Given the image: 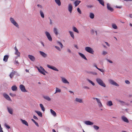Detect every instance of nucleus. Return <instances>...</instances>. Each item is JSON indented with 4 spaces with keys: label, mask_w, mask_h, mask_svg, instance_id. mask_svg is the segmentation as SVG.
I'll return each mask as SVG.
<instances>
[{
    "label": "nucleus",
    "mask_w": 132,
    "mask_h": 132,
    "mask_svg": "<svg viewBox=\"0 0 132 132\" xmlns=\"http://www.w3.org/2000/svg\"><path fill=\"white\" fill-rule=\"evenodd\" d=\"M96 81L98 84L100 86L104 87H106L105 84L101 79L99 78H97L96 79Z\"/></svg>",
    "instance_id": "obj_1"
},
{
    "label": "nucleus",
    "mask_w": 132,
    "mask_h": 132,
    "mask_svg": "<svg viewBox=\"0 0 132 132\" xmlns=\"http://www.w3.org/2000/svg\"><path fill=\"white\" fill-rule=\"evenodd\" d=\"M85 50L87 52L92 54H93L94 52L93 49L89 47H86L85 48Z\"/></svg>",
    "instance_id": "obj_2"
},
{
    "label": "nucleus",
    "mask_w": 132,
    "mask_h": 132,
    "mask_svg": "<svg viewBox=\"0 0 132 132\" xmlns=\"http://www.w3.org/2000/svg\"><path fill=\"white\" fill-rule=\"evenodd\" d=\"M39 71L41 73L44 75H45V73H47V72L43 68L42 66H40V68L37 67Z\"/></svg>",
    "instance_id": "obj_3"
},
{
    "label": "nucleus",
    "mask_w": 132,
    "mask_h": 132,
    "mask_svg": "<svg viewBox=\"0 0 132 132\" xmlns=\"http://www.w3.org/2000/svg\"><path fill=\"white\" fill-rule=\"evenodd\" d=\"M10 21L12 23L14 26L18 28H19V25L18 23L15 21L14 19L12 17L10 18Z\"/></svg>",
    "instance_id": "obj_4"
},
{
    "label": "nucleus",
    "mask_w": 132,
    "mask_h": 132,
    "mask_svg": "<svg viewBox=\"0 0 132 132\" xmlns=\"http://www.w3.org/2000/svg\"><path fill=\"white\" fill-rule=\"evenodd\" d=\"M45 34L48 39L50 41H52V38L50 33L47 31H46L45 32Z\"/></svg>",
    "instance_id": "obj_5"
},
{
    "label": "nucleus",
    "mask_w": 132,
    "mask_h": 132,
    "mask_svg": "<svg viewBox=\"0 0 132 132\" xmlns=\"http://www.w3.org/2000/svg\"><path fill=\"white\" fill-rule=\"evenodd\" d=\"M93 99L94 100H96L98 106L100 108H101L103 107L102 104L99 99L93 97Z\"/></svg>",
    "instance_id": "obj_6"
},
{
    "label": "nucleus",
    "mask_w": 132,
    "mask_h": 132,
    "mask_svg": "<svg viewBox=\"0 0 132 132\" xmlns=\"http://www.w3.org/2000/svg\"><path fill=\"white\" fill-rule=\"evenodd\" d=\"M109 81L111 85H114L117 87L119 86V84H118L116 82H115L114 80L112 79H109Z\"/></svg>",
    "instance_id": "obj_7"
},
{
    "label": "nucleus",
    "mask_w": 132,
    "mask_h": 132,
    "mask_svg": "<svg viewBox=\"0 0 132 132\" xmlns=\"http://www.w3.org/2000/svg\"><path fill=\"white\" fill-rule=\"evenodd\" d=\"M6 107L8 112L11 114H13V110L11 107L9 106H6Z\"/></svg>",
    "instance_id": "obj_8"
},
{
    "label": "nucleus",
    "mask_w": 132,
    "mask_h": 132,
    "mask_svg": "<svg viewBox=\"0 0 132 132\" xmlns=\"http://www.w3.org/2000/svg\"><path fill=\"white\" fill-rule=\"evenodd\" d=\"M19 88L21 90L24 92H26L27 91L26 90L25 86L21 84L19 86Z\"/></svg>",
    "instance_id": "obj_9"
},
{
    "label": "nucleus",
    "mask_w": 132,
    "mask_h": 132,
    "mask_svg": "<svg viewBox=\"0 0 132 132\" xmlns=\"http://www.w3.org/2000/svg\"><path fill=\"white\" fill-rule=\"evenodd\" d=\"M47 67L49 68L52 69L53 70L58 71L59 70L55 67L53 66H51L49 65H47Z\"/></svg>",
    "instance_id": "obj_10"
},
{
    "label": "nucleus",
    "mask_w": 132,
    "mask_h": 132,
    "mask_svg": "<svg viewBox=\"0 0 132 132\" xmlns=\"http://www.w3.org/2000/svg\"><path fill=\"white\" fill-rule=\"evenodd\" d=\"M3 96L7 100L9 101H11V99L7 94L5 93H4L3 94Z\"/></svg>",
    "instance_id": "obj_11"
},
{
    "label": "nucleus",
    "mask_w": 132,
    "mask_h": 132,
    "mask_svg": "<svg viewBox=\"0 0 132 132\" xmlns=\"http://www.w3.org/2000/svg\"><path fill=\"white\" fill-rule=\"evenodd\" d=\"M72 9L73 7L72 4L71 3L69 4L68 6V9L70 13H71L72 12Z\"/></svg>",
    "instance_id": "obj_12"
},
{
    "label": "nucleus",
    "mask_w": 132,
    "mask_h": 132,
    "mask_svg": "<svg viewBox=\"0 0 132 132\" xmlns=\"http://www.w3.org/2000/svg\"><path fill=\"white\" fill-rule=\"evenodd\" d=\"M39 52L40 55L43 57L46 58L47 57V55L44 52L40 51Z\"/></svg>",
    "instance_id": "obj_13"
},
{
    "label": "nucleus",
    "mask_w": 132,
    "mask_h": 132,
    "mask_svg": "<svg viewBox=\"0 0 132 132\" xmlns=\"http://www.w3.org/2000/svg\"><path fill=\"white\" fill-rule=\"evenodd\" d=\"M87 125H91L94 124V123L90 121H86L84 122Z\"/></svg>",
    "instance_id": "obj_14"
},
{
    "label": "nucleus",
    "mask_w": 132,
    "mask_h": 132,
    "mask_svg": "<svg viewBox=\"0 0 132 132\" xmlns=\"http://www.w3.org/2000/svg\"><path fill=\"white\" fill-rule=\"evenodd\" d=\"M28 57L32 61H34L35 60V58L34 56L32 55H28Z\"/></svg>",
    "instance_id": "obj_15"
},
{
    "label": "nucleus",
    "mask_w": 132,
    "mask_h": 132,
    "mask_svg": "<svg viewBox=\"0 0 132 132\" xmlns=\"http://www.w3.org/2000/svg\"><path fill=\"white\" fill-rule=\"evenodd\" d=\"M61 81H62L63 83L65 84H69V82L65 78L61 77Z\"/></svg>",
    "instance_id": "obj_16"
},
{
    "label": "nucleus",
    "mask_w": 132,
    "mask_h": 132,
    "mask_svg": "<svg viewBox=\"0 0 132 132\" xmlns=\"http://www.w3.org/2000/svg\"><path fill=\"white\" fill-rule=\"evenodd\" d=\"M121 118L122 120L125 122L127 123H129V121L128 119L126 117L123 116Z\"/></svg>",
    "instance_id": "obj_17"
},
{
    "label": "nucleus",
    "mask_w": 132,
    "mask_h": 132,
    "mask_svg": "<svg viewBox=\"0 0 132 132\" xmlns=\"http://www.w3.org/2000/svg\"><path fill=\"white\" fill-rule=\"evenodd\" d=\"M107 9L108 10L110 11L111 12L113 11L114 10L111 7L109 3L107 4Z\"/></svg>",
    "instance_id": "obj_18"
},
{
    "label": "nucleus",
    "mask_w": 132,
    "mask_h": 132,
    "mask_svg": "<svg viewBox=\"0 0 132 132\" xmlns=\"http://www.w3.org/2000/svg\"><path fill=\"white\" fill-rule=\"evenodd\" d=\"M14 49L15 50V54L18 56H20V53L18 51V49H17L16 46H15L14 47Z\"/></svg>",
    "instance_id": "obj_19"
},
{
    "label": "nucleus",
    "mask_w": 132,
    "mask_h": 132,
    "mask_svg": "<svg viewBox=\"0 0 132 132\" xmlns=\"http://www.w3.org/2000/svg\"><path fill=\"white\" fill-rule=\"evenodd\" d=\"M16 73V71H12L10 73L9 76L11 79H12L14 75Z\"/></svg>",
    "instance_id": "obj_20"
},
{
    "label": "nucleus",
    "mask_w": 132,
    "mask_h": 132,
    "mask_svg": "<svg viewBox=\"0 0 132 132\" xmlns=\"http://www.w3.org/2000/svg\"><path fill=\"white\" fill-rule=\"evenodd\" d=\"M53 32L56 35H57L59 34V32L57 29L56 28H53Z\"/></svg>",
    "instance_id": "obj_21"
},
{
    "label": "nucleus",
    "mask_w": 132,
    "mask_h": 132,
    "mask_svg": "<svg viewBox=\"0 0 132 132\" xmlns=\"http://www.w3.org/2000/svg\"><path fill=\"white\" fill-rule=\"evenodd\" d=\"M78 54L81 57H82V58L86 60H87V59L86 58L85 55L84 54L80 52L78 53Z\"/></svg>",
    "instance_id": "obj_22"
},
{
    "label": "nucleus",
    "mask_w": 132,
    "mask_h": 132,
    "mask_svg": "<svg viewBox=\"0 0 132 132\" xmlns=\"http://www.w3.org/2000/svg\"><path fill=\"white\" fill-rule=\"evenodd\" d=\"M81 2V1L79 0H76L75 1L74 3L75 7H76L78 6L79 3Z\"/></svg>",
    "instance_id": "obj_23"
},
{
    "label": "nucleus",
    "mask_w": 132,
    "mask_h": 132,
    "mask_svg": "<svg viewBox=\"0 0 132 132\" xmlns=\"http://www.w3.org/2000/svg\"><path fill=\"white\" fill-rule=\"evenodd\" d=\"M20 120L21 121L23 124L25 125L26 126H28V122L26 120H23L22 119H21Z\"/></svg>",
    "instance_id": "obj_24"
},
{
    "label": "nucleus",
    "mask_w": 132,
    "mask_h": 132,
    "mask_svg": "<svg viewBox=\"0 0 132 132\" xmlns=\"http://www.w3.org/2000/svg\"><path fill=\"white\" fill-rule=\"evenodd\" d=\"M9 57V56L8 55H5L4 56V58L3 59V61L6 62H7Z\"/></svg>",
    "instance_id": "obj_25"
},
{
    "label": "nucleus",
    "mask_w": 132,
    "mask_h": 132,
    "mask_svg": "<svg viewBox=\"0 0 132 132\" xmlns=\"http://www.w3.org/2000/svg\"><path fill=\"white\" fill-rule=\"evenodd\" d=\"M116 100L117 102H120L121 105H125V102H124L122 101H121V100H119L117 99H116Z\"/></svg>",
    "instance_id": "obj_26"
},
{
    "label": "nucleus",
    "mask_w": 132,
    "mask_h": 132,
    "mask_svg": "<svg viewBox=\"0 0 132 132\" xmlns=\"http://www.w3.org/2000/svg\"><path fill=\"white\" fill-rule=\"evenodd\" d=\"M35 112L38 114L39 117H42L43 116L42 114L40 112L35 111Z\"/></svg>",
    "instance_id": "obj_27"
},
{
    "label": "nucleus",
    "mask_w": 132,
    "mask_h": 132,
    "mask_svg": "<svg viewBox=\"0 0 132 132\" xmlns=\"http://www.w3.org/2000/svg\"><path fill=\"white\" fill-rule=\"evenodd\" d=\"M106 105L109 106H111L113 105V103L112 101H110L106 103Z\"/></svg>",
    "instance_id": "obj_28"
},
{
    "label": "nucleus",
    "mask_w": 132,
    "mask_h": 132,
    "mask_svg": "<svg viewBox=\"0 0 132 132\" xmlns=\"http://www.w3.org/2000/svg\"><path fill=\"white\" fill-rule=\"evenodd\" d=\"M50 111L51 114L54 117L56 116V112L53 110L51 109L50 110Z\"/></svg>",
    "instance_id": "obj_29"
},
{
    "label": "nucleus",
    "mask_w": 132,
    "mask_h": 132,
    "mask_svg": "<svg viewBox=\"0 0 132 132\" xmlns=\"http://www.w3.org/2000/svg\"><path fill=\"white\" fill-rule=\"evenodd\" d=\"M98 1L99 3L102 5L103 6H104V2L103 0H97Z\"/></svg>",
    "instance_id": "obj_30"
},
{
    "label": "nucleus",
    "mask_w": 132,
    "mask_h": 132,
    "mask_svg": "<svg viewBox=\"0 0 132 132\" xmlns=\"http://www.w3.org/2000/svg\"><path fill=\"white\" fill-rule=\"evenodd\" d=\"M55 2L58 5L60 6L61 4V2L60 0H55Z\"/></svg>",
    "instance_id": "obj_31"
},
{
    "label": "nucleus",
    "mask_w": 132,
    "mask_h": 132,
    "mask_svg": "<svg viewBox=\"0 0 132 132\" xmlns=\"http://www.w3.org/2000/svg\"><path fill=\"white\" fill-rule=\"evenodd\" d=\"M75 101L76 102H79L80 103H81L82 102V99L81 98H76L75 99Z\"/></svg>",
    "instance_id": "obj_32"
},
{
    "label": "nucleus",
    "mask_w": 132,
    "mask_h": 132,
    "mask_svg": "<svg viewBox=\"0 0 132 132\" xmlns=\"http://www.w3.org/2000/svg\"><path fill=\"white\" fill-rule=\"evenodd\" d=\"M11 89L13 91H15L17 90V88L16 86L14 85L12 86Z\"/></svg>",
    "instance_id": "obj_33"
},
{
    "label": "nucleus",
    "mask_w": 132,
    "mask_h": 132,
    "mask_svg": "<svg viewBox=\"0 0 132 132\" xmlns=\"http://www.w3.org/2000/svg\"><path fill=\"white\" fill-rule=\"evenodd\" d=\"M40 13L41 17L43 18H44V15L43 11L41 10H40Z\"/></svg>",
    "instance_id": "obj_34"
},
{
    "label": "nucleus",
    "mask_w": 132,
    "mask_h": 132,
    "mask_svg": "<svg viewBox=\"0 0 132 132\" xmlns=\"http://www.w3.org/2000/svg\"><path fill=\"white\" fill-rule=\"evenodd\" d=\"M43 97L44 99L47 100V101H50L51 100V98L49 97H48V96H43Z\"/></svg>",
    "instance_id": "obj_35"
},
{
    "label": "nucleus",
    "mask_w": 132,
    "mask_h": 132,
    "mask_svg": "<svg viewBox=\"0 0 132 132\" xmlns=\"http://www.w3.org/2000/svg\"><path fill=\"white\" fill-rule=\"evenodd\" d=\"M94 14L92 13H89V17L92 19H93L94 18Z\"/></svg>",
    "instance_id": "obj_36"
},
{
    "label": "nucleus",
    "mask_w": 132,
    "mask_h": 132,
    "mask_svg": "<svg viewBox=\"0 0 132 132\" xmlns=\"http://www.w3.org/2000/svg\"><path fill=\"white\" fill-rule=\"evenodd\" d=\"M72 29H73V30L74 31H75L77 33H79V32L78 30H77V28L76 27H73Z\"/></svg>",
    "instance_id": "obj_37"
},
{
    "label": "nucleus",
    "mask_w": 132,
    "mask_h": 132,
    "mask_svg": "<svg viewBox=\"0 0 132 132\" xmlns=\"http://www.w3.org/2000/svg\"><path fill=\"white\" fill-rule=\"evenodd\" d=\"M69 33L70 34V35L71 36L73 39H74V36L73 32L71 31H69Z\"/></svg>",
    "instance_id": "obj_38"
},
{
    "label": "nucleus",
    "mask_w": 132,
    "mask_h": 132,
    "mask_svg": "<svg viewBox=\"0 0 132 132\" xmlns=\"http://www.w3.org/2000/svg\"><path fill=\"white\" fill-rule=\"evenodd\" d=\"M40 106L42 110L43 111H44L45 109L43 105L42 104H40Z\"/></svg>",
    "instance_id": "obj_39"
},
{
    "label": "nucleus",
    "mask_w": 132,
    "mask_h": 132,
    "mask_svg": "<svg viewBox=\"0 0 132 132\" xmlns=\"http://www.w3.org/2000/svg\"><path fill=\"white\" fill-rule=\"evenodd\" d=\"M93 127L94 129L96 130H98L99 129V127L96 125H93Z\"/></svg>",
    "instance_id": "obj_40"
},
{
    "label": "nucleus",
    "mask_w": 132,
    "mask_h": 132,
    "mask_svg": "<svg viewBox=\"0 0 132 132\" xmlns=\"http://www.w3.org/2000/svg\"><path fill=\"white\" fill-rule=\"evenodd\" d=\"M61 92V90L59 88L56 87V92L54 94H55L57 93H60Z\"/></svg>",
    "instance_id": "obj_41"
},
{
    "label": "nucleus",
    "mask_w": 132,
    "mask_h": 132,
    "mask_svg": "<svg viewBox=\"0 0 132 132\" xmlns=\"http://www.w3.org/2000/svg\"><path fill=\"white\" fill-rule=\"evenodd\" d=\"M31 120L35 123V125L37 127H38L39 125L38 123L34 119H32Z\"/></svg>",
    "instance_id": "obj_42"
},
{
    "label": "nucleus",
    "mask_w": 132,
    "mask_h": 132,
    "mask_svg": "<svg viewBox=\"0 0 132 132\" xmlns=\"http://www.w3.org/2000/svg\"><path fill=\"white\" fill-rule=\"evenodd\" d=\"M112 28L115 29H117L118 27L115 24H112Z\"/></svg>",
    "instance_id": "obj_43"
},
{
    "label": "nucleus",
    "mask_w": 132,
    "mask_h": 132,
    "mask_svg": "<svg viewBox=\"0 0 132 132\" xmlns=\"http://www.w3.org/2000/svg\"><path fill=\"white\" fill-rule=\"evenodd\" d=\"M89 73L94 75H96L97 74V73L95 72H90Z\"/></svg>",
    "instance_id": "obj_44"
},
{
    "label": "nucleus",
    "mask_w": 132,
    "mask_h": 132,
    "mask_svg": "<svg viewBox=\"0 0 132 132\" xmlns=\"http://www.w3.org/2000/svg\"><path fill=\"white\" fill-rule=\"evenodd\" d=\"M57 43L60 45L61 47V48H62L63 45L62 43L59 41H57Z\"/></svg>",
    "instance_id": "obj_45"
},
{
    "label": "nucleus",
    "mask_w": 132,
    "mask_h": 132,
    "mask_svg": "<svg viewBox=\"0 0 132 132\" xmlns=\"http://www.w3.org/2000/svg\"><path fill=\"white\" fill-rule=\"evenodd\" d=\"M77 11L80 14H81V11L79 8H77Z\"/></svg>",
    "instance_id": "obj_46"
},
{
    "label": "nucleus",
    "mask_w": 132,
    "mask_h": 132,
    "mask_svg": "<svg viewBox=\"0 0 132 132\" xmlns=\"http://www.w3.org/2000/svg\"><path fill=\"white\" fill-rule=\"evenodd\" d=\"M83 88L87 89H90V88L89 87L86 86H83Z\"/></svg>",
    "instance_id": "obj_47"
},
{
    "label": "nucleus",
    "mask_w": 132,
    "mask_h": 132,
    "mask_svg": "<svg viewBox=\"0 0 132 132\" xmlns=\"http://www.w3.org/2000/svg\"><path fill=\"white\" fill-rule=\"evenodd\" d=\"M107 54V52H106L104 51H103L102 53V55H105Z\"/></svg>",
    "instance_id": "obj_48"
},
{
    "label": "nucleus",
    "mask_w": 132,
    "mask_h": 132,
    "mask_svg": "<svg viewBox=\"0 0 132 132\" xmlns=\"http://www.w3.org/2000/svg\"><path fill=\"white\" fill-rule=\"evenodd\" d=\"M125 82L126 84L128 85H129L130 84V82L128 80H126L125 81Z\"/></svg>",
    "instance_id": "obj_49"
},
{
    "label": "nucleus",
    "mask_w": 132,
    "mask_h": 132,
    "mask_svg": "<svg viewBox=\"0 0 132 132\" xmlns=\"http://www.w3.org/2000/svg\"><path fill=\"white\" fill-rule=\"evenodd\" d=\"M87 7L88 8H91L93 7V5H87Z\"/></svg>",
    "instance_id": "obj_50"
},
{
    "label": "nucleus",
    "mask_w": 132,
    "mask_h": 132,
    "mask_svg": "<svg viewBox=\"0 0 132 132\" xmlns=\"http://www.w3.org/2000/svg\"><path fill=\"white\" fill-rule=\"evenodd\" d=\"M37 6L38 7H39L40 8H41L42 9L43 8L42 6L40 4H37Z\"/></svg>",
    "instance_id": "obj_51"
},
{
    "label": "nucleus",
    "mask_w": 132,
    "mask_h": 132,
    "mask_svg": "<svg viewBox=\"0 0 132 132\" xmlns=\"http://www.w3.org/2000/svg\"><path fill=\"white\" fill-rule=\"evenodd\" d=\"M4 125L7 128L9 129L10 128V127L9 126L7 125L6 123H5Z\"/></svg>",
    "instance_id": "obj_52"
},
{
    "label": "nucleus",
    "mask_w": 132,
    "mask_h": 132,
    "mask_svg": "<svg viewBox=\"0 0 132 132\" xmlns=\"http://www.w3.org/2000/svg\"><path fill=\"white\" fill-rule=\"evenodd\" d=\"M55 48L59 51H61V49L59 47L57 46H55Z\"/></svg>",
    "instance_id": "obj_53"
},
{
    "label": "nucleus",
    "mask_w": 132,
    "mask_h": 132,
    "mask_svg": "<svg viewBox=\"0 0 132 132\" xmlns=\"http://www.w3.org/2000/svg\"><path fill=\"white\" fill-rule=\"evenodd\" d=\"M106 60H107V61L108 62H109V63H113V62L112 61H111L109 59H107Z\"/></svg>",
    "instance_id": "obj_54"
},
{
    "label": "nucleus",
    "mask_w": 132,
    "mask_h": 132,
    "mask_svg": "<svg viewBox=\"0 0 132 132\" xmlns=\"http://www.w3.org/2000/svg\"><path fill=\"white\" fill-rule=\"evenodd\" d=\"M49 19L50 20V24L52 25L53 23L52 20L51 19H50V18H49Z\"/></svg>",
    "instance_id": "obj_55"
},
{
    "label": "nucleus",
    "mask_w": 132,
    "mask_h": 132,
    "mask_svg": "<svg viewBox=\"0 0 132 132\" xmlns=\"http://www.w3.org/2000/svg\"><path fill=\"white\" fill-rule=\"evenodd\" d=\"M87 80L90 83L92 84V83L93 82V81H92L91 80H90L89 79H87Z\"/></svg>",
    "instance_id": "obj_56"
},
{
    "label": "nucleus",
    "mask_w": 132,
    "mask_h": 132,
    "mask_svg": "<svg viewBox=\"0 0 132 132\" xmlns=\"http://www.w3.org/2000/svg\"><path fill=\"white\" fill-rule=\"evenodd\" d=\"M10 95L11 96H12V97H13V96H15V94H12V93H10Z\"/></svg>",
    "instance_id": "obj_57"
},
{
    "label": "nucleus",
    "mask_w": 132,
    "mask_h": 132,
    "mask_svg": "<svg viewBox=\"0 0 132 132\" xmlns=\"http://www.w3.org/2000/svg\"><path fill=\"white\" fill-rule=\"evenodd\" d=\"M33 118H34V119H36V120H38V118L36 116H35V115L34 116H33Z\"/></svg>",
    "instance_id": "obj_58"
},
{
    "label": "nucleus",
    "mask_w": 132,
    "mask_h": 132,
    "mask_svg": "<svg viewBox=\"0 0 132 132\" xmlns=\"http://www.w3.org/2000/svg\"><path fill=\"white\" fill-rule=\"evenodd\" d=\"M15 62L17 64H16V65H18L19 64V62H18V61L16 60H15Z\"/></svg>",
    "instance_id": "obj_59"
},
{
    "label": "nucleus",
    "mask_w": 132,
    "mask_h": 132,
    "mask_svg": "<svg viewBox=\"0 0 132 132\" xmlns=\"http://www.w3.org/2000/svg\"><path fill=\"white\" fill-rule=\"evenodd\" d=\"M67 51L68 52H69V53H71V51L70 49H67Z\"/></svg>",
    "instance_id": "obj_60"
},
{
    "label": "nucleus",
    "mask_w": 132,
    "mask_h": 132,
    "mask_svg": "<svg viewBox=\"0 0 132 132\" xmlns=\"http://www.w3.org/2000/svg\"><path fill=\"white\" fill-rule=\"evenodd\" d=\"M40 43L42 44V45L44 47V43L43 42H42V41L40 42Z\"/></svg>",
    "instance_id": "obj_61"
},
{
    "label": "nucleus",
    "mask_w": 132,
    "mask_h": 132,
    "mask_svg": "<svg viewBox=\"0 0 132 132\" xmlns=\"http://www.w3.org/2000/svg\"><path fill=\"white\" fill-rule=\"evenodd\" d=\"M116 7L117 8H119V9H120V8H122V6H116Z\"/></svg>",
    "instance_id": "obj_62"
},
{
    "label": "nucleus",
    "mask_w": 132,
    "mask_h": 132,
    "mask_svg": "<svg viewBox=\"0 0 132 132\" xmlns=\"http://www.w3.org/2000/svg\"><path fill=\"white\" fill-rule=\"evenodd\" d=\"M0 132H3L2 130V127L0 128Z\"/></svg>",
    "instance_id": "obj_63"
},
{
    "label": "nucleus",
    "mask_w": 132,
    "mask_h": 132,
    "mask_svg": "<svg viewBox=\"0 0 132 132\" xmlns=\"http://www.w3.org/2000/svg\"><path fill=\"white\" fill-rule=\"evenodd\" d=\"M129 16L131 18H132V14H129Z\"/></svg>",
    "instance_id": "obj_64"
}]
</instances>
